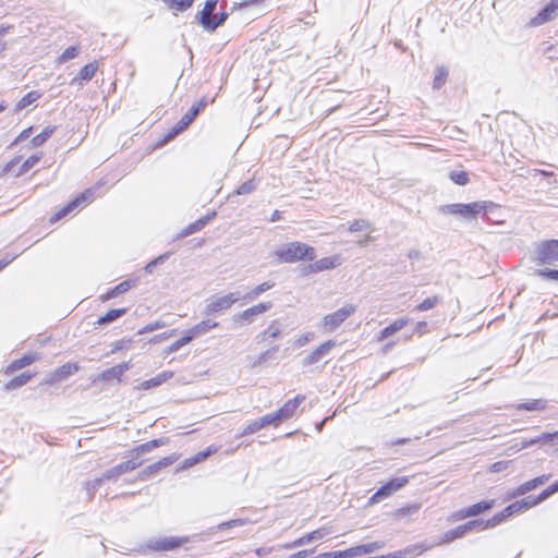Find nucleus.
Returning <instances> with one entry per match:
<instances>
[{
	"label": "nucleus",
	"mask_w": 558,
	"mask_h": 558,
	"mask_svg": "<svg viewBox=\"0 0 558 558\" xmlns=\"http://www.w3.org/2000/svg\"><path fill=\"white\" fill-rule=\"evenodd\" d=\"M262 428H263V426L260 424V421H259V418H257V420H254L253 422H251L250 424H247L243 428V430L241 432V434L239 436L243 437V436L252 435Z\"/></svg>",
	"instance_id": "obj_57"
},
{
	"label": "nucleus",
	"mask_w": 558,
	"mask_h": 558,
	"mask_svg": "<svg viewBox=\"0 0 558 558\" xmlns=\"http://www.w3.org/2000/svg\"><path fill=\"white\" fill-rule=\"evenodd\" d=\"M448 177L453 183L461 186H464L470 182L469 173L464 170L450 171Z\"/></svg>",
	"instance_id": "obj_46"
},
{
	"label": "nucleus",
	"mask_w": 558,
	"mask_h": 558,
	"mask_svg": "<svg viewBox=\"0 0 558 558\" xmlns=\"http://www.w3.org/2000/svg\"><path fill=\"white\" fill-rule=\"evenodd\" d=\"M281 333V330L278 326V322L274 320L268 328L260 335L257 336V339H264L265 336H269L270 338H277Z\"/></svg>",
	"instance_id": "obj_56"
},
{
	"label": "nucleus",
	"mask_w": 558,
	"mask_h": 558,
	"mask_svg": "<svg viewBox=\"0 0 558 558\" xmlns=\"http://www.w3.org/2000/svg\"><path fill=\"white\" fill-rule=\"evenodd\" d=\"M356 307L352 304H347L336 312L328 314L324 317L323 323L325 327H328L330 331L337 329L348 317H350Z\"/></svg>",
	"instance_id": "obj_7"
},
{
	"label": "nucleus",
	"mask_w": 558,
	"mask_h": 558,
	"mask_svg": "<svg viewBox=\"0 0 558 558\" xmlns=\"http://www.w3.org/2000/svg\"><path fill=\"white\" fill-rule=\"evenodd\" d=\"M534 260L538 265H554L558 263V240H545L534 250Z\"/></svg>",
	"instance_id": "obj_5"
},
{
	"label": "nucleus",
	"mask_w": 558,
	"mask_h": 558,
	"mask_svg": "<svg viewBox=\"0 0 558 558\" xmlns=\"http://www.w3.org/2000/svg\"><path fill=\"white\" fill-rule=\"evenodd\" d=\"M408 322L409 319L407 318L396 319L393 323H391L380 331V339H387L391 337L392 335L401 330L408 324Z\"/></svg>",
	"instance_id": "obj_28"
},
{
	"label": "nucleus",
	"mask_w": 558,
	"mask_h": 558,
	"mask_svg": "<svg viewBox=\"0 0 558 558\" xmlns=\"http://www.w3.org/2000/svg\"><path fill=\"white\" fill-rule=\"evenodd\" d=\"M95 193H96V189H87L85 190L84 192H82L81 194H78L74 201H77V205L78 207L81 206H85L89 203H92L95 198Z\"/></svg>",
	"instance_id": "obj_47"
},
{
	"label": "nucleus",
	"mask_w": 558,
	"mask_h": 558,
	"mask_svg": "<svg viewBox=\"0 0 558 558\" xmlns=\"http://www.w3.org/2000/svg\"><path fill=\"white\" fill-rule=\"evenodd\" d=\"M541 504L538 500V497L534 496H527L526 498H523L521 500H517L510 505H508L502 511L496 513L493 515L492 519H489V523L492 527H495L509 519L510 517L523 512L534 506H537Z\"/></svg>",
	"instance_id": "obj_3"
},
{
	"label": "nucleus",
	"mask_w": 558,
	"mask_h": 558,
	"mask_svg": "<svg viewBox=\"0 0 558 558\" xmlns=\"http://www.w3.org/2000/svg\"><path fill=\"white\" fill-rule=\"evenodd\" d=\"M226 5L227 3L223 1L221 5L222 10L219 12V14L217 16L213 15L210 19H206L205 23H203V28L205 31L214 32L226 22L229 16L228 12L226 11Z\"/></svg>",
	"instance_id": "obj_20"
},
{
	"label": "nucleus",
	"mask_w": 558,
	"mask_h": 558,
	"mask_svg": "<svg viewBox=\"0 0 558 558\" xmlns=\"http://www.w3.org/2000/svg\"><path fill=\"white\" fill-rule=\"evenodd\" d=\"M204 227H205L204 221L199 218L196 221L186 226L184 229H182L181 232L177 234L174 240H180V239L186 238L193 233L201 231Z\"/></svg>",
	"instance_id": "obj_39"
},
{
	"label": "nucleus",
	"mask_w": 558,
	"mask_h": 558,
	"mask_svg": "<svg viewBox=\"0 0 558 558\" xmlns=\"http://www.w3.org/2000/svg\"><path fill=\"white\" fill-rule=\"evenodd\" d=\"M207 105L208 100L206 97H203L199 101L194 104L184 114L186 121L193 123L197 116L201 113V111H203L207 107Z\"/></svg>",
	"instance_id": "obj_36"
},
{
	"label": "nucleus",
	"mask_w": 558,
	"mask_h": 558,
	"mask_svg": "<svg viewBox=\"0 0 558 558\" xmlns=\"http://www.w3.org/2000/svg\"><path fill=\"white\" fill-rule=\"evenodd\" d=\"M168 441L169 439L166 437L153 439L150 441L138 445L135 448H133L131 454H136L137 457H141L142 454L148 453L160 446L167 445Z\"/></svg>",
	"instance_id": "obj_21"
},
{
	"label": "nucleus",
	"mask_w": 558,
	"mask_h": 558,
	"mask_svg": "<svg viewBox=\"0 0 558 558\" xmlns=\"http://www.w3.org/2000/svg\"><path fill=\"white\" fill-rule=\"evenodd\" d=\"M278 345H275L272 347L270 350H267L265 352H263L258 357L257 360L252 364V368H255L257 366H259L262 363H264L268 356L271 354V353H276L278 351Z\"/></svg>",
	"instance_id": "obj_60"
},
{
	"label": "nucleus",
	"mask_w": 558,
	"mask_h": 558,
	"mask_svg": "<svg viewBox=\"0 0 558 558\" xmlns=\"http://www.w3.org/2000/svg\"><path fill=\"white\" fill-rule=\"evenodd\" d=\"M558 10V7L554 0H550L538 13L535 15L531 22V26H539L543 25L556 16V11Z\"/></svg>",
	"instance_id": "obj_16"
},
{
	"label": "nucleus",
	"mask_w": 558,
	"mask_h": 558,
	"mask_svg": "<svg viewBox=\"0 0 558 558\" xmlns=\"http://www.w3.org/2000/svg\"><path fill=\"white\" fill-rule=\"evenodd\" d=\"M132 465L126 464L125 461L121 462L116 466L105 471V478L108 481L117 482L122 474L130 472L129 468Z\"/></svg>",
	"instance_id": "obj_29"
},
{
	"label": "nucleus",
	"mask_w": 558,
	"mask_h": 558,
	"mask_svg": "<svg viewBox=\"0 0 558 558\" xmlns=\"http://www.w3.org/2000/svg\"><path fill=\"white\" fill-rule=\"evenodd\" d=\"M489 520L474 519L464 524L458 525L457 527L449 530L442 537L444 543H450L457 538H461L473 531H484L490 529Z\"/></svg>",
	"instance_id": "obj_4"
},
{
	"label": "nucleus",
	"mask_w": 558,
	"mask_h": 558,
	"mask_svg": "<svg viewBox=\"0 0 558 558\" xmlns=\"http://www.w3.org/2000/svg\"><path fill=\"white\" fill-rule=\"evenodd\" d=\"M56 125H47L39 134L32 138V146L39 147L44 145L48 141V138L56 132Z\"/></svg>",
	"instance_id": "obj_33"
},
{
	"label": "nucleus",
	"mask_w": 558,
	"mask_h": 558,
	"mask_svg": "<svg viewBox=\"0 0 558 558\" xmlns=\"http://www.w3.org/2000/svg\"><path fill=\"white\" fill-rule=\"evenodd\" d=\"M239 300V296H236L234 293L226 294L221 298H218L211 302H209L204 310V313L206 315H211L214 313H218L225 310L230 308L236 301Z\"/></svg>",
	"instance_id": "obj_9"
},
{
	"label": "nucleus",
	"mask_w": 558,
	"mask_h": 558,
	"mask_svg": "<svg viewBox=\"0 0 558 558\" xmlns=\"http://www.w3.org/2000/svg\"><path fill=\"white\" fill-rule=\"evenodd\" d=\"M440 302V298L437 296V295H434L432 298H427L425 299L423 302H421L417 306H416V311L418 312H425V311H428V310H432L434 308L438 303Z\"/></svg>",
	"instance_id": "obj_52"
},
{
	"label": "nucleus",
	"mask_w": 558,
	"mask_h": 558,
	"mask_svg": "<svg viewBox=\"0 0 558 558\" xmlns=\"http://www.w3.org/2000/svg\"><path fill=\"white\" fill-rule=\"evenodd\" d=\"M276 256L280 263L292 264L299 260L313 262L316 258V252L313 246L303 242H290L280 250L276 251Z\"/></svg>",
	"instance_id": "obj_2"
},
{
	"label": "nucleus",
	"mask_w": 558,
	"mask_h": 558,
	"mask_svg": "<svg viewBox=\"0 0 558 558\" xmlns=\"http://www.w3.org/2000/svg\"><path fill=\"white\" fill-rule=\"evenodd\" d=\"M219 0H206L203 10L196 15L199 24L203 26L206 19H210L215 12Z\"/></svg>",
	"instance_id": "obj_34"
},
{
	"label": "nucleus",
	"mask_w": 558,
	"mask_h": 558,
	"mask_svg": "<svg viewBox=\"0 0 558 558\" xmlns=\"http://www.w3.org/2000/svg\"><path fill=\"white\" fill-rule=\"evenodd\" d=\"M43 154H34L29 156L20 167L19 171L15 173L16 177H20L26 172H28L33 167H35L39 160L41 159Z\"/></svg>",
	"instance_id": "obj_40"
},
{
	"label": "nucleus",
	"mask_w": 558,
	"mask_h": 558,
	"mask_svg": "<svg viewBox=\"0 0 558 558\" xmlns=\"http://www.w3.org/2000/svg\"><path fill=\"white\" fill-rule=\"evenodd\" d=\"M97 69H98V65L96 62H90L86 65H84L81 70H80V73L77 76H75L74 78H72L71 81V85H74V84H82V82H88L90 81L96 72H97Z\"/></svg>",
	"instance_id": "obj_22"
},
{
	"label": "nucleus",
	"mask_w": 558,
	"mask_h": 558,
	"mask_svg": "<svg viewBox=\"0 0 558 558\" xmlns=\"http://www.w3.org/2000/svg\"><path fill=\"white\" fill-rule=\"evenodd\" d=\"M380 547H381V545L378 542L363 544V545H359V546L349 548V555H350V558L356 557V556H361L364 554L373 553V551L379 549Z\"/></svg>",
	"instance_id": "obj_26"
},
{
	"label": "nucleus",
	"mask_w": 558,
	"mask_h": 558,
	"mask_svg": "<svg viewBox=\"0 0 558 558\" xmlns=\"http://www.w3.org/2000/svg\"><path fill=\"white\" fill-rule=\"evenodd\" d=\"M495 500H482L476 502L470 507L460 509L456 517L460 520L466 519L469 517H476L494 507Z\"/></svg>",
	"instance_id": "obj_13"
},
{
	"label": "nucleus",
	"mask_w": 558,
	"mask_h": 558,
	"mask_svg": "<svg viewBox=\"0 0 558 558\" xmlns=\"http://www.w3.org/2000/svg\"><path fill=\"white\" fill-rule=\"evenodd\" d=\"M558 492V480L546 487L537 497L541 502Z\"/></svg>",
	"instance_id": "obj_58"
},
{
	"label": "nucleus",
	"mask_w": 558,
	"mask_h": 558,
	"mask_svg": "<svg viewBox=\"0 0 558 558\" xmlns=\"http://www.w3.org/2000/svg\"><path fill=\"white\" fill-rule=\"evenodd\" d=\"M275 286L274 282L265 281L257 287H255L251 292H248L244 298L247 300H255L258 298L262 293L270 290Z\"/></svg>",
	"instance_id": "obj_45"
},
{
	"label": "nucleus",
	"mask_w": 558,
	"mask_h": 558,
	"mask_svg": "<svg viewBox=\"0 0 558 558\" xmlns=\"http://www.w3.org/2000/svg\"><path fill=\"white\" fill-rule=\"evenodd\" d=\"M493 207H495L493 202L480 201L441 205L438 207V211L444 215L460 216L464 219H476L480 215H486L488 208Z\"/></svg>",
	"instance_id": "obj_1"
},
{
	"label": "nucleus",
	"mask_w": 558,
	"mask_h": 558,
	"mask_svg": "<svg viewBox=\"0 0 558 558\" xmlns=\"http://www.w3.org/2000/svg\"><path fill=\"white\" fill-rule=\"evenodd\" d=\"M341 265V257L333 255L330 257L320 258L313 264L307 265L304 268V272H320L324 270H330Z\"/></svg>",
	"instance_id": "obj_10"
},
{
	"label": "nucleus",
	"mask_w": 558,
	"mask_h": 558,
	"mask_svg": "<svg viewBox=\"0 0 558 558\" xmlns=\"http://www.w3.org/2000/svg\"><path fill=\"white\" fill-rule=\"evenodd\" d=\"M80 371V366L76 363H65L56 371V375L59 378H66Z\"/></svg>",
	"instance_id": "obj_44"
},
{
	"label": "nucleus",
	"mask_w": 558,
	"mask_h": 558,
	"mask_svg": "<svg viewBox=\"0 0 558 558\" xmlns=\"http://www.w3.org/2000/svg\"><path fill=\"white\" fill-rule=\"evenodd\" d=\"M126 464L132 465L129 468L130 472L133 470H136L143 464V460L140 459L136 454H132V458L128 461H125Z\"/></svg>",
	"instance_id": "obj_64"
},
{
	"label": "nucleus",
	"mask_w": 558,
	"mask_h": 558,
	"mask_svg": "<svg viewBox=\"0 0 558 558\" xmlns=\"http://www.w3.org/2000/svg\"><path fill=\"white\" fill-rule=\"evenodd\" d=\"M218 325L219 324L215 320L204 319V320L199 322L198 324H196L194 327H192L187 331L190 332L191 336H193V339H194L198 336H202V335L208 332L210 329L218 327Z\"/></svg>",
	"instance_id": "obj_24"
},
{
	"label": "nucleus",
	"mask_w": 558,
	"mask_h": 558,
	"mask_svg": "<svg viewBox=\"0 0 558 558\" xmlns=\"http://www.w3.org/2000/svg\"><path fill=\"white\" fill-rule=\"evenodd\" d=\"M547 405V400L545 399H534L517 405V410L519 411H541L544 410Z\"/></svg>",
	"instance_id": "obj_37"
},
{
	"label": "nucleus",
	"mask_w": 558,
	"mask_h": 558,
	"mask_svg": "<svg viewBox=\"0 0 558 558\" xmlns=\"http://www.w3.org/2000/svg\"><path fill=\"white\" fill-rule=\"evenodd\" d=\"M137 281V279H126L120 282L119 284L108 290L107 293L101 296V300L108 301L128 292L130 289L136 287Z\"/></svg>",
	"instance_id": "obj_19"
},
{
	"label": "nucleus",
	"mask_w": 558,
	"mask_h": 558,
	"mask_svg": "<svg viewBox=\"0 0 558 558\" xmlns=\"http://www.w3.org/2000/svg\"><path fill=\"white\" fill-rule=\"evenodd\" d=\"M37 360H38V356L36 354H32V353L24 354L22 357L13 361L10 364V366L8 367V371L15 372L17 369H21V368H24V367L31 365L32 363H34Z\"/></svg>",
	"instance_id": "obj_32"
},
{
	"label": "nucleus",
	"mask_w": 558,
	"mask_h": 558,
	"mask_svg": "<svg viewBox=\"0 0 558 558\" xmlns=\"http://www.w3.org/2000/svg\"><path fill=\"white\" fill-rule=\"evenodd\" d=\"M543 439H544V444L546 445H556L555 441H558V430L554 432V433H543Z\"/></svg>",
	"instance_id": "obj_63"
},
{
	"label": "nucleus",
	"mask_w": 558,
	"mask_h": 558,
	"mask_svg": "<svg viewBox=\"0 0 558 558\" xmlns=\"http://www.w3.org/2000/svg\"><path fill=\"white\" fill-rule=\"evenodd\" d=\"M78 208L77 201L72 199L65 206H63L61 209H59L51 218L50 221L54 222L58 221L65 216H68L70 213H72L74 209Z\"/></svg>",
	"instance_id": "obj_43"
},
{
	"label": "nucleus",
	"mask_w": 558,
	"mask_h": 558,
	"mask_svg": "<svg viewBox=\"0 0 558 558\" xmlns=\"http://www.w3.org/2000/svg\"><path fill=\"white\" fill-rule=\"evenodd\" d=\"M187 538L169 536L150 542L148 547L156 551H168L180 547Z\"/></svg>",
	"instance_id": "obj_12"
},
{
	"label": "nucleus",
	"mask_w": 558,
	"mask_h": 558,
	"mask_svg": "<svg viewBox=\"0 0 558 558\" xmlns=\"http://www.w3.org/2000/svg\"><path fill=\"white\" fill-rule=\"evenodd\" d=\"M41 97L38 90H32L24 95L15 105V112H20L26 107L31 106Z\"/></svg>",
	"instance_id": "obj_30"
},
{
	"label": "nucleus",
	"mask_w": 558,
	"mask_h": 558,
	"mask_svg": "<svg viewBox=\"0 0 558 558\" xmlns=\"http://www.w3.org/2000/svg\"><path fill=\"white\" fill-rule=\"evenodd\" d=\"M192 123L190 121H186V118L183 116L180 121H178L172 129L166 134L162 143H167L171 140H173L177 135L185 131Z\"/></svg>",
	"instance_id": "obj_27"
},
{
	"label": "nucleus",
	"mask_w": 558,
	"mask_h": 558,
	"mask_svg": "<svg viewBox=\"0 0 558 558\" xmlns=\"http://www.w3.org/2000/svg\"><path fill=\"white\" fill-rule=\"evenodd\" d=\"M33 375L29 372H24L15 377H13L11 380H9L4 388L5 390H13L16 388H20L27 384L32 379Z\"/></svg>",
	"instance_id": "obj_35"
},
{
	"label": "nucleus",
	"mask_w": 558,
	"mask_h": 558,
	"mask_svg": "<svg viewBox=\"0 0 558 558\" xmlns=\"http://www.w3.org/2000/svg\"><path fill=\"white\" fill-rule=\"evenodd\" d=\"M348 230L351 233L363 230H372V223L366 219H356L349 226Z\"/></svg>",
	"instance_id": "obj_49"
},
{
	"label": "nucleus",
	"mask_w": 558,
	"mask_h": 558,
	"mask_svg": "<svg viewBox=\"0 0 558 558\" xmlns=\"http://www.w3.org/2000/svg\"><path fill=\"white\" fill-rule=\"evenodd\" d=\"M305 400V396L298 395L293 399L288 400L280 409H278V413L283 421L292 417L299 408V405Z\"/></svg>",
	"instance_id": "obj_18"
},
{
	"label": "nucleus",
	"mask_w": 558,
	"mask_h": 558,
	"mask_svg": "<svg viewBox=\"0 0 558 558\" xmlns=\"http://www.w3.org/2000/svg\"><path fill=\"white\" fill-rule=\"evenodd\" d=\"M217 449L213 447H208L203 451L197 452L195 456L187 458L183 461V465L181 469L190 468L196 463L203 462L206 460L211 453L216 452Z\"/></svg>",
	"instance_id": "obj_25"
},
{
	"label": "nucleus",
	"mask_w": 558,
	"mask_h": 558,
	"mask_svg": "<svg viewBox=\"0 0 558 558\" xmlns=\"http://www.w3.org/2000/svg\"><path fill=\"white\" fill-rule=\"evenodd\" d=\"M272 304L270 302H263L252 307H248L238 315L239 320L252 323L255 316L263 314L270 310Z\"/></svg>",
	"instance_id": "obj_17"
},
{
	"label": "nucleus",
	"mask_w": 558,
	"mask_h": 558,
	"mask_svg": "<svg viewBox=\"0 0 558 558\" xmlns=\"http://www.w3.org/2000/svg\"><path fill=\"white\" fill-rule=\"evenodd\" d=\"M194 0H166V3L177 11H185L192 7Z\"/></svg>",
	"instance_id": "obj_53"
},
{
	"label": "nucleus",
	"mask_w": 558,
	"mask_h": 558,
	"mask_svg": "<svg viewBox=\"0 0 558 558\" xmlns=\"http://www.w3.org/2000/svg\"><path fill=\"white\" fill-rule=\"evenodd\" d=\"M448 77V69L444 65H439L436 68L434 81H433V88L439 89L447 81Z\"/></svg>",
	"instance_id": "obj_41"
},
{
	"label": "nucleus",
	"mask_w": 558,
	"mask_h": 558,
	"mask_svg": "<svg viewBox=\"0 0 558 558\" xmlns=\"http://www.w3.org/2000/svg\"><path fill=\"white\" fill-rule=\"evenodd\" d=\"M328 534H329V529L320 527L311 533L303 535L302 537L296 538L292 543L286 544L284 548L291 549V548H295V547H301V546H304L312 542L319 541Z\"/></svg>",
	"instance_id": "obj_14"
},
{
	"label": "nucleus",
	"mask_w": 558,
	"mask_h": 558,
	"mask_svg": "<svg viewBox=\"0 0 558 558\" xmlns=\"http://www.w3.org/2000/svg\"><path fill=\"white\" fill-rule=\"evenodd\" d=\"M126 312H128V308H125V307L110 310L104 316L98 318L97 324L98 325L111 324V323L116 322L117 319H119L120 317H122L123 315H125Z\"/></svg>",
	"instance_id": "obj_31"
},
{
	"label": "nucleus",
	"mask_w": 558,
	"mask_h": 558,
	"mask_svg": "<svg viewBox=\"0 0 558 558\" xmlns=\"http://www.w3.org/2000/svg\"><path fill=\"white\" fill-rule=\"evenodd\" d=\"M550 478V474H543L541 476L534 477L523 484H521L519 487L513 489L511 493H508V498H515L519 496H523L527 494L529 492L535 489L536 487L545 484Z\"/></svg>",
	"instance_id": "obj_11"
},
{
	"label": "nucleus",
	"mask_w": 558,
	"mask_h": 558,
	"mask_svg": "<svg viewBox=\"0 0 558 558\" xmlns=\"http://www.w3.org/2000/svg\"><path fill=\"white\" fill-rule=\"evenodd\" d=\"M167 324L165 322H161V320H157V322H154V323H150V324H147L146 326H144L140 331L138 333L140 335H144V333H147V332H151V331H155L157 329H161L163 327H166Z\"/></svg>",
	"instance_id": "obj_59"
},
{
	"label": "nucleus",
	"mask_w": 558,
	"mask_h": 558,
	"mask_svg": "<svg viewBox=\"0 0 558 558\" xmlns=\"http://www.w3.org/2000/svg\"><path fill=\"white\" fill-rule=\"evenodd\" d=\"M535 275L544 280L558 282V269L543 268L537 269Z\"/></svg>",
	"instance_id": "obj_50"
},
{
	"label": "nucleus",
	"mask_w": 558,
	"mask_h": 558,
	"mask_svg": "<svg viewBox=\"0 0 558 558\" xmlns=\"http://www.w3.org/2000/svg\"><path fill=\"white\" fill-rule=\"evenodd\" d=\"M315 337L314 332H306L303 333L301 337H299L295 340V345L298 348L304 347L306 343H308L311 340H313Z\"/></svg>",
	"instance_id": "obj_62"
},
{
	"label": "nucleus",
	"mask_w": 558,
	"mask_h": 558,
	"mask_svg": "<svg viewBox=\"0 0 558 558\" xmlns=\"http://www.w3.org/2000/svg\"><path fill=\"white\" fill-rule=\"evenodd\" d=\"M193 340V336L190 335L189 331L185 332L183 337L171 343L168 348L169 352H177L185 344L190 343Z\"/></svg>",
	"instance_id": "obj_51"
},
{
	"label": "nucleus",
	"mask_w": 558,
	"mask_h": 558,
	"mask_svg": "<svg viewBox=\"0 0 558 558\" xmlns=\"http://www.w3.org/2000/svg\"><path fill=\"white\" fill-rule=\"evenodd\" d=\"M113 379H116L118 383L122 380V376L118 372L116 365L101 372L96 378H94L93 383L95 384L97 381H110Z\"/></svg>",
	"instance_id": "obj_38"
},
{
	"label": "nucleus",
	"mask_w": 558,
	"mask_h": 558,
	"mask_svg": "<svg viewBox=\"0 0 558 558\" xmlns=\"http://www.w3.org/2000/svg\"><path fill=\"white\" fill-rule=\"evenodd\" d=\"M78 208L77 201L72 199L65 206H63L61 209H59L51 218L50 221L54 222L58 221L65 216H68L70 213H72L74 209Z\"/></svg>",
	"instance_id": "obj_42"
},
{
	"label": "nucleus",
	"mask_w": 558,
	"mask_h": 558,
	"mask_svg": "<svg viewBox=\"0 0 558 558\" xmlns=\"http://www.w3.org/2000/svg\"><path fill=\"white\" fill-rule=\"evenodd\" d=\"M178 459H179V456L177 453H172V454H170L168 457H163L162 459L158 460L157 462H154V463L147 465L145 469H143L138 473V478L141 481H145L148 477H150L151 475L157 474L163 468H167V466L171 465Z\"/></svg>",
	"instance_id": "obj_8"
},
{
	"label": "nucleus",
	"mask_w": 558,
	"mask_h": 558,
	"mask_svg": "<svg viewBox=\"0 0 558 558\" xmlns=\"http://www.w3.org/2000/svg\"><path fill=\"white\" fill-rule=\"evenodd\" d=\"M335 347H336V341H333V340H328V341L322 343L319 347H317L314 351H312L310 354H307L303 359L302 365L308 366V365L317 363L322 357L327 355L331 351V349H333Z\"/></svg>",
	"instance_id": "obj_15"
},
{
	"label": "nucleus",
	"mask_w": 558,
	"mask_h": 558,
	"mask_svg": "<svg viewBox=\"0 0 558 558\" xmlns=\"http://www.w3.org/2000/svg\"><path fill=\"white\" fill-rule=\"evenodd\" d=\"M256 190V183L254 180H247L243 182L235 191L236 195H247Z\"/></svg>",
	"instance_id": "obj_54"
},
{
	"label": "nucleus",
	"mask_w": 558,
	"mask_h": 558,
	"mask_svg": "<svg viewBox=\"0 0 558 558\" xmlns=\"http://www.w3.org/2000/svg\"><path fill=\"white\" fill-rule=\"evenodd\" d=\"M259 421L263 428L269 425L278 426L282 422L278 411L259 417Z\"/></svg>",
	"instance_id": "obj_48"
},
{
	"label": "nucleus",
	"mask_w": 558,
	"mask_h": 558,
	"mask_svg": "<svg viewBox=\"0 0 558 558\" xmlns=\"http://www.w3.org/2000/svg\"><path fill=\"white\" fill-rule=\"evenodd\" d=\"M78 53H80L78 46H70L62 52V54L59 58V61L66 62L69 60L76 58L78 56Z\"/></svg>",
	"instance_id": "obj_55"
},
{
	"label": "nucleus",
	"mask_w": 558,
	"mask_h": 558,
	"mask_svg": "<svg viewBox=\"0 0 558 558\" xmlns=\"http://www.w3.org/2000/svg\"><path fill=\"white\" fill-rule=\"evenodd\" d=\"M172 376H173L172 372L159 373L157 376H155V377H153L150 379L144 380L141 384L140 388L143 389V390H148V389H151V388H156V387L160 386L161 384H163L165 381H167Z\"/></svg>",
	"instance_id": "obj_23"
},
{
	"label": "nucleus",
	"mask_w": 558,
	"mask_h": 558,
	"mask_svg": "<svg viewBox=\"0 0 558 558\" xmlns=\"http://www.w3.org/2000/svg\"><path fill=\"white\" fill-rule=\"evenodd\" d=\"M409 483V476H399L391 478L386 484L381 485L376 493L369 498L368 505H374L380 500L391 496L396 492L403 488Z\"/></svg>",
	"instance_id": "obj_6"
},
{
	"label": "nucleus",
	"mask_w": 558,
	"mask_h": 558,
	"mask_svg": "<svg viewBox=\"0 0 558 558\" xmlns=\"http://www.w3.org/2000/svg\"><path fill=\"white\" fill-rule=\"evenodd\" d=\"M244 523H245V521L242 519L230 520V521L220 523L218 525V529L227 530V529H231V527H235V526H242Z\"/></svg>",
	"instance_id": "obj_61"
}]
</instances>
